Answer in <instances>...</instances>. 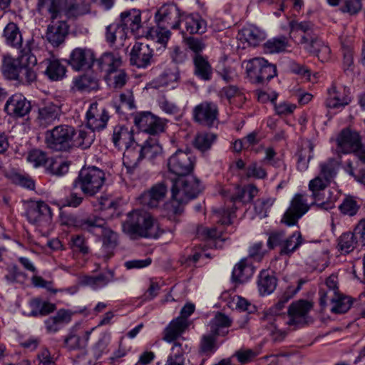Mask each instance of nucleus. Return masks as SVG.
Listing matches in <instances>:
<instances>
[{"label":"nucleus","instance_id":"1","mask_svg":"<svg viewBox=\"0 0 365 365\" xmlns=\"http://www.w3.org/2000/svg\"><path fill=\"white\" fill-rule=\"evenodd\" d=\"M202 189L200 180L194 176L186 175L173 180V200L167 205V210L174 215L181 213L182 205L195 198Z\"/></svg>","mask_w":365,"mask_h":365},{"label":"nucleus","instance_id":"2","mask_svg":"<svg viewBox=\"0 0 365 365\" xmlns=\"http://www.w3.org/2000/svg\"><path fill=\"white\" fill-rule=\"evenodd\" d=\"M123 230L131 238L158 237V227L151 214L144 210H134L127 215L123 223Z\"/></svg>","mask_w":365,"mask_h":365},{"label":"nucleus","instance_id":"3","mask_svg":"<svg viewBox=\"0 0 365 365\" xmlns=\"http://www.w3.org/2000/svg\"><path fill=\"white\" fill-rule=\"evenodd\" d=\"M106 180L104 172L97 167H83L73 182V188H80L87 196H94L102 188Z\"/></svg>","mask_w":365,"mask_h":365},{"label":"nucleus","instance_id":"4","mask_svg":"<svg viewBox=\"0 0 365 365\" xmlns=\"http://www.w3.org/2000/svg\"><path fill=\"white\" fill-rule=\"evenodd\" d=\"M161 153V145L156 139L150 138L145 143L144 145L140 146L137 144L134 150L129 149L125 153H123V163L127 172L133 173L139 161L143 158L153 159L160 155Z\"/></svg>","mask_w":365,"mask_h":365},{"label":"nucleus","instance_id":"5","mask_svg":"<svg viewBox=\"0 0 365 365\" xmlns=\"http://www.w3.org/2000/svg\"><path fill=\"white\" fill-rule=\"evenodd\" d=\"M36 51L38 49L34 46V42L28 41L17 58L9 57L4 59L2 66L4 75L9 79L17 81L23 65L27 62L31 65L37 64L38 60L35 54Z\"/></svg>","mask_w":365,"mask_h":365},{"label":"nucleus","instance_id":"6","mask_svg":"<svg viewBox=\"0 0 365 365\" xmlns=\"http://www.w3.org/2000/svg\"><path fill=\"white\" fill-rule=\"evenodd\" d=\"M75 129L68 125L55 126L45 133V143L54 151H68L73 147Z\"/></svg>","mask_w":365,"mask_h":365},{"label":"nucleus","instance_id":"7","mask_svg":"<svg viewBox=\"0 0 365 365\" xmlns=\"http://www.w3.org/2000/svg\"><path fill=\"white\" fill-rule=\"evenodd\" d=\"M314 205L317 206L316 200L310 198L307 194L294 195L281 222L287 226L296 225L299 219L309 210L312 205Z\"/></svg>","mask_w":365,"mask_h":365},{"label":"nucleus","instance_id":"8","mask_svg":"<svg viewBox=\"0 0 365 365\" xmlns=\"http://www.w3.org/2000/svg\"><path fill=\"white\" fill-rule=\"evenodd\" d=\"M300 284L294 287L289 286L279 297L277 303L270 309L272 314L265 316V320L269 324L268 329L272 334L279 333L282 338H284L286 333L279 329V327L284 319V317L278 314L283 309L285 304L292 299L296 293L300 289Z\"/></svg>","mask_w":365,"mask_h":365},{"label":"nucleus","instance_id":"9","mask_svg":"<svg viewBox=\"0 0 365 365\" xmlns=\"http://www.w3.org/2000/svg\"><path fill=\"white\" fill-rule=\"evenodd\" d=\"M195 158L187 151L178 150L168 160V168L170 173L180 177L188 175L194 169Z\"/></svg>","mask_w":365,"mask_h":365},{"label":"nucleus","instance_id":"10","mask_svg":"<svg viewBox=\"0 0 365 365\" xmlns=\"http://www.w3.org/2000/svg\"><path fill=\"white\" fill-rule=\"evenodd\" d=\"M195 305L186 304L180 311V316L172 320L163 331V339L172 341L178 336H181L188 327L187 318L194 312Z\"/></svg>","mask_w":365,"mask_h":365},{"label":"nucleus","instance_id":"11","mask_svg":"<svg viewBox=\"0 0 365 365\" xmlns=\"http://www.w3.org/2000/svg\"><path fill=\"white\" fill-rule=\"evenodd\" d=\"M329 183L321 175H317L309 183V189L312 191V195H309V197L316 200L317 207L324 210L331 209L334 207V198L330 196L329 190H326Z\"/></svg>","mask_w":365,"mask_h":365},{"label":"nucleus","instance_id":"12","mask_svg":"<svg viewBox=\"0 0 365 365\" xmlns=\"http://www.w3.org/2000/svg\"><path fill=\"white\" fill-rule=\"evenodd\" d=\"M312 307L311 302L303 299L292 303L288 309L289 320L285 323L289 326H294V329L309 324L312 320L309 312Z\"/></svg>","mask_w":365,"mask_h":365},{"label":"nucleus","instance_id":"13","mask_svg":"<svg viewBox=\"0 0 365 365\" xmlns=\"http://www.w3.org/2000/svg\"><path fill=\"white\" fill-rule=\"evenodd\" d=\"M183 11L174 4H166L160 6L155 14L157 25L170 29H180V19Z\"/></svg>","mask_w":365,"mask_h":365},{"label":"nucleus","instance_id":"14","mask_svg":"<svg viewBox=\"0 0 365 365\" xmlns=\"http://www.w3.org/2000/svg\"><path fill=\"white\" fill-rule=\"evenodd\" d=\"M192 116L200 125L212 128L218 123L217 105L211 101H203L193 108Z\"/></svg>","mask_w":365,"mask_h":365},{"label":"nucleus","instance_id":"15","mask_svg":"<svg viewBox=\"0 0 365 365\" xmlns=\"http://www.w3.org/2000/svg\"><path fill=\"white\" fill-rule=\"evenodd\" d=\"M86 119L87 128L95 132L106 126L109 116L104 108L99 107L97 103H93L86 112Z\"/></svg>","mask_w":365,"mask_h":365},{"label":"nucleus","instance_id":"16","mask_svg":"<svg viewBox=\"0 0 365 365\" xmlns=\"http://www.w3.org/2000/svg\"><path fill=\"white\" fill-rule=\"evenodd\" d=\"M330 302L331 311L336 314L346 312L351 307L352 300L350 297L340 293L331 295V293L320 292L319 304L322 307H325L327 302Z\"/></svg>","mask_w":365,"mask_h":365},{"label":"nucleus","instance_id":"17","mask_svg":"<svg viewBox=\"0 0 365 365\" xmlns=\"http://www.w3.org/2000/svg\"><path fill=\"white\" fill-rule=\"evenodd\" d=\"M112 141L119 150H125L123 153L129 149L134 150L138 144L135 141L133 130L120 125L114 127Z\"/></svg>","mask_w":365,"mask_h":365},{"label":"nucleus","instance_id":"18","mask_svg":"<svg viewBox=\"0 0 365 365\" xmlns=\"http://www.w3.org/2000/svg\"><path fill=\"white\" fill-rule=\"evenodd\" d=\"M5 111L14 118H21L27 115L31 110V102L23 95L16 93L7 100Z\"/></svg>","mask_w":365,"mask_h":365},{"label":"nucleus","instance_id":"19","mask_svg":"<svg viewBox=\"0 0 365 365\" xmlns=\"http://www.w3.org/2000/svg\"><path fill=\"white\" fill-rule=\"evenodd\" d=\"M61 106L53 102H46L38 109L36 121L42 128H46L59 119Z\"/></svg>","mask_w":365,"mask_h":365},{"label":"nucleus","instance_id":"20","mask_svg":"<svg viewBox=\"0 0 365 365\" xmlns=\"http://www.w3.org/2000/svg\"><path fill=\"white\" fill-rule=\"evenodd\" d=\"M68 224L97 236L107 227L106 220L97 215H90L84 219H69Z\"/></svg>","mask_w":365,"mask_h":365},{"label":"nucleus","instance_id":"21","mask_svg":"<svg viewBox=\"0 0 365 365\" xmlns=\"http://www.w3.org/2000/svg\"><path fill=\"white\" fill-rule=\"evenodd\" d=\"M120 24L125 31L130 30L135 35L141 36V32L147 25L145 21L142 22L141 12L138 9L125 11L120 14Z\"/></svg>","mask_w":365,"mask_h":365},{"label":"nucleus","instance_id":"22","mask_svg":"<svg viewBox=\"0 0 365 365\" xmlns=\"http://www.w3.org/2000/svg\"><path fill=\"white\" fill-rule=\"evenodd\" d=\"M50 19L51 24L48 26L46 38L53 46H58L64 41L68 32V26L64 19H53L51 16Z\"/></svg>","mask_w":365,"mask_h":365},{"label":"nucleus","instance_id":"23","mask_svg":"<svg viewBox=\"0 0 365 365\" xmlns=\"http://www.w3.org/2000/svg\"><path fill=\"white\" fill-rule=\"evenodd\" d=\"M339 151L343 153L358 152L361 147V139L358 133L343 130L337 138Z\"/></svg>","mask_w":365,"mask_h":365},{"label":"nucleus","instance_id":"24","mask_svg":"<svg viewBox=\"0 0 365 365\" xmlns=\"http://www.w3.org/2000/svg\"><path fill=\"white\" fill-rule=\"evenodd\" d=\"M182 33L190 34H203L206 31L207 24L197 14H187L183 12L180 19Z\"/></svg>","mask_w":365,"mask_h":365},{"label":"nucleus","instance_id":"25","mask_svg":"<svg viewBox=\"0 0 365 365\" xmlns=\"http://www.w3.org/2000/svg\"><path fill=\"white\" fill-rule=\"evenodd\" d=\"M153 57V50L147 43L137 42L133 46L130 53V61L132 65L138 68H145L150 63Z\"/></svg>","mask_w":365,"mask_h":365},{"label":"nucleus","instance_id":"26","mask_svg":"<svg viewBox=\"0 0 365 365\" xmlns=\"http://www.w3.org/2000/svg\"><path fill=\"white\" fill-rule=\"evenodd\" d=\"M94 61L93 52L88 48H76L70 55L69 64L76 71L89 68Z\"/></svg>","mask_w":365,"mask_h":365},{"label":"nucleus","instance_id":"27","mask_svg":"<svg viewBox=\"0 0 365 365\" xmlns=\"http://www.w3.org/2000/svg\"><path fill=\"white\" fill-rule=\"evenodd\" d=\"M28 220L33 224L43 221H49L52 217V212L50 207L44 202H33L26 210Z\"/></svg>","mask_w":365,"mask_h":365},{"label":"nucleus","instance_id":"28","mask_svg":"<svg viewBox=\"0 0 365 365\" xmlns=\"http://www.w3.org/2000/svg\"><path fill=\"white\" fill-rule=\"evenodd\" d=\"M168 191L163 183L154 185L148 192H144L140 197V203L143 205L153 208L158 205L160 201L165 197Z\"/></svg>","mask_w":365,"mask_h":365},{"label":"nucleus","instance_id":"29","mask_svg":"<svg viewBox=\"0 0 365 365\" xmlns=\"http://www.w3.org/2000/svg\"><path fill=\"white\" fill-rule=\"evenodd\" d=\"M291 33L302 32L304 34L301 36L300 43L308 46L318 38L317 34L314 32V24L310 21H292L289 24Z\"/></svg>","mask_w":365,"mask_h":365},{"label":"nucleus","instance_id":"30","mask_svg":"<svg viewBox=\"0 0 365 365\" xmlns=\"http://www.w3.org/2000/svg\"><path fill=\"white\" fill-rule=\"evenodd\" d=\"M170 29L166 26H161L157 24L156 26H149L147 24L145 29L141 32V36L147 39L165 46L171 36Z\"/></svg>","mask_w":365,"mask_h":365},{"label":"nucleus","instance_id":"31","mask_svg":"<svg viewBox=\"0 0 365 365\" xmlns=\"http://www.w3.org/2000/svg\"><path fill=\"white\" fill-rule=\"evenodd\" d=\"M100 235L102 237V255L104 258L109 259L118 245V235L107 226Z\"/></svg>","mask_w":365,"mask_h":365},{"label":"nucleus","instance_id":"32","mask_svg":"<svg viewBox=\"0 0 365 365\" xmlns=\"http://www.w3.org/2000/svg\"><path fill=\"white\" fill-rule=\"evenodd\" d=\"M255 272L254 267L246 258L241 259L234 267L232 279L235 282L244 283L250 279Z\"/></svg>","mask_w":365,"mask_h":365},{"label":"nucleus","instance_id":"33","mask_svg":"<svg viewBox=\"0 0 365 365\" xmlns=\"http://www.w3.org/2000/svg\"><path fill=\"white\" fill-rule=\"evenodd\" d=\"M122 60L118 54L111 52L104 53L98 60V68L106 74L118 69L121 66Z\"/></svg>","mask_w":365,"mask_h":365},{"label":"nucleus","instance_id":"34","mask_svg":"<svg viewBox=\"0 0 365 365\" xmlns=\"http://www.w3.org/2000/svg\"><path fill=\"white\" fill-rule=\"evenodd\" d=\"M114 279V271L108 269L106 273H101L97 276H84L81 279V284L89 286L93 289L106 286Z\"/></svg>","mask_w":365,"mask_h":365},{"label":"nucleus","instance_id":"35","mask_svg":"<svg viewBox=\"0 0 365 365\" xmlns=\"http://www.w3.org/2000/svg\"><path fill=\"white\" fill-rule=\"evenodd\" d=\"M328 98L327 100V106L329 108H337L344 107L348 105L350 99L347 95L345 94L344 88L338 89L335 86L328 90Z\"/></svg>","mask_w":365,"mask_h":365},{"label":"nucleus","instance_id":"36","mask_svg":"<svg viewBox=\"0 0 365 365\" xmlns=\"http://www.w3.org/2000/svg\"><path fill=\"white\" fill-rule=\"evenodd\" d=\"M193 63L195 66L194 73L197 77L204 81L211 79L212 69L206 57L201 54H195Z\"/></svg>","mask_w":365,"mask_h":365},{"label":"nucleus","instance_id":"37","mask_svg":"<svg viewBox=\"0 0 365 365\" xmlns=\"http://www.w3.org/2000/svg\"><path fill=\"white\" fill-rule=\"evenodd\" d=\"M266 61L263 58H254L244 61L247 76L252 83H259V75L266 65Z\"/></svg>","mask_w":365,"mask_h":365},{"label":"nucleus","instance_id":"38","mask_svg":"<svg viewBox=\"0 0 365 365\" xmlns=\"http://www.w3.org/2000/svg\"><path fill=\"white\" fill-rule=\"evenodd\" d=\"M71 321V314L64 309H60L55 316L45 321L46 330L50 333L58 331L61 327Z\"/></svg>","mask_w":365,"mask_h":365},{"label":"nucleus","instance_id":"39","mask_svg":"<svg viewBox=\"0 0 365 365\" xmlns=\"http://www.w3.org/2000/svg\"><path fill=\"white\" fill-rule=\"evenodd\" d=\"M277 278L267 270H263L259 275L258 289L261 295L269 294L277 287Z\"/></svg>","mask_w":365,"mask_h":365},{"label":"nucleus","instance_id":"40","mask_svg":"<svg viewBox=\"0 0 365 365\" xmlns=\"http://www.w3.org/2000/svg\"><path fill=\"white\" fill-rule=\"evenodd\" d=\"M240 38L245 40L250 46H256L264 40L265 34L256 26H250L242 29Z\"/></svg>","mask_w":365,"mask_h":365},{"label":"nucleus","instance_id":"41","mask_svg":"<svg viewBox=\"0 0 365 365\" xmlns=\"http://www.w3.org/2000/svg\"><path fill=\"white\" fill-rule=\"evenodd\" d=\"M3 36L8 45L16 48L21 47L22 36L16 24L9 23L4 29Z\"/></svg>","mask_w":365,"mask_h":365},{"label":"nucleus","instance_id":"42","mask_svg":"<svg viewBox=\"0 0 365 365\" xmlns=\"http://www.w3.org/2000/svg\"><path fill=\"white\" fill-rule=\"evenodd\" d=\"M74 86L77 90L83 92H90L98 89V78L93 74L86 73L75 78Z\"/></svg>","mask_w":365,"mask_h":365},{"label":"nucleus","instance_id":"43","mask_svg":"<svg viewBox=\"0 0 365 365\" xmlns=\"http://www.w3.org/2000/svg\"><path fill=\"white\" fill-rule=\"evenodd\" d=\"M91 331H85V340L83 341L75 329H71L64 339L63 346L67 349L76 350L86 345Z\"/></svg>","mask_w":365,"mask_h":365},{"label":"nucleus","instance_id":"44","mask_svg":"<svg viewBox=\"0 0 365 365\" xmlns=\"http://www.w3.org/2000/svg\"><path fill=\"white\" fill-rule=\"evenodd\" d=\"M359 242L354 232H344L337 239V249L341 253L349 254L352 252Z\"/></svg>","mask_w":365,"mask_h":365},{"label":"nucleus","instance_id":"45","mask_svg":"<svg viewBox=\"0 0 365 365\" xmlns=\"http://www.w3.org/2000/svg\"><path fill=\"white\" fill-rule=\"evenodd\" d=\"M303 242L304 240L300 232H293L290 236L286 237L284 247L279 250V255L290 257Z\"/></svg>","mask_w":365,"mask_h":365},{"label":"nucleus","instance_id":"46","mask_svg":"<svg viewBox=\"0 0 365 365\" xmlns=\"http://www.w3.org/2000/svg\"><path fill=\"white\" fill-rule=\"evenodd\" d=\"M258 188L253 184H249L243 187L237 188L236 193L230 198L232 202H250L257 195Z\"/></svg>","mask_w":365,"mask_h":365},{"label":"nucleus","instance_id":"47","mask_svg":"<svg viewBox=\"0 0 365 365\" xmlns=\"http://www.w3.org/2000/svg\"><path fill=\"white\" fill-rule=\"evenodd\" d=\"M108 86L113 89H120L127 83L128 77L125 71L118 68L105 76Z\"/></svg>","mask_w":365,"mask_h":365},{"label":"nucleus","instance_id":"48","mask_svg":"<svg viewBox=\"0 0 365 365\" xmlns=\"http://www.w3.org/2000/svg\"><path fill=\"white\" fill-rule=\"evenodd\" d=\"M127 36V31L120 23L111 24L106 27V38L107 42L113 45L118 40L123 42Z\"/></svg>","mask_w":365,"mask_h":365},{"label":"nucleus","instance_id":"49","mask_svg":"<svg viewBox=\"0 0 365 365\" xmlns=\"http://www.w3.org/2000/svg\"><path fill=\"white\" fill-rule=\"evenodd\" d=\"M63 0H38V10L42 12L46 9L53 19H57L61 17V4Z\"/></svg>","mask_w":365,"mask_h":365},{"label":"nucleus","instance_id":"50","mask_svg":"<svg viewBox=\"0 0 365 365\" xmlns=\"http://www.w3.org/2000/svg\"><path fill=\"white\" fill-rule=\"evenodd\" d=\"M305 48L315 54L322 62H326L330 59L331 50L329 47L319 38L315 40V42L306 46Z\"/></svg>","mask_w":365,"mask_h":365},{"label":"nucleus","instance_id":"51","mask_svg":"<svg viewBox=\"0 0 365 365\" xmlns=\"http://www.w3.org/2000/svg\"><path fill=\"white\" fill-rule=\"evenodd\" d=\"M46 75L52 81H59L66 74V68L58 60L53 59L46 61Z\"/></svg>","mask_w":365,"mask_h":365},{"label":"nucleus","instance_id":"52","mask_svg":"<svg viewBox=\"0 0 365 365\" xmlns=\"http://www.w3.org/2000/svg\"><path fill=\"white\" fill-rule=\"evenodd\" d=\"M217 139V135L212 133H197L193 140L195 148L201 152L209 150Z\"/></svg>","mask_w":365,"mask_h":365},{"label":"nucleus","instance_id":"53","mask_svg":"<svg viewBox=\"0 0 365 365\" xmlns=\"http://www.w3.org/2000/svg\"><path fill=\"white\" fill-rule=\"evenodd\" d=\"M314 145L312 142L307 140L303 148L299 154L297 168L299 170L304 171L308 168L309 161L313 158Z\"/></svg>","mask_w":365,"mask_h":365},{"label":"nucleus","instance_id":"54","mask_svg":"<svg viewBox=\"0 0 365 365\" xmlns=\"http://www.w3.org/2000/svg\"><path fill=\"white\" fill-rule=\"evenodd\" d=\"M217 336L214 335L211 331L208 334L203 335L200 340L199 351L206 356L213 354L217 349L216 343Z\"/></svg>","mask_w":365,"mask_h":365},{"label":"nucleus","instance_id":"55","mask_svg":"<svg viewBox=\"0 0 365 365\" xmlns=\"http://www.w3.org/2000/svg\"><path fill=\"white\" fill-rule=\"evenodd\" d=\"M94 139V131L79 130L78 136L75 139L73 138V147L76 146L82 149H86L91 145Z\"/></svg>","mask_w":365,"mask_h":365},{"label":"nucleus","instance_id":"56","mask_svg":"<svg viewBox=\"0 0 365 365\" xmlns=\"http://www.w3.org/2000/svg\"><path fill=\"white\" fill-rule=\"evenodd\" d=\"M288 46V41L285 37L274 38L267 41L264 44V51L269 53L284 51Z\"/></svg>","mask_w":365,"mask_h":365},{"label":"nucleus","instance_id":"57","mask_svg":"<svg viewBox=\"0 0 365 365\" xmlns=\"http://www.w3.org/2000/svg\"><path fill=\"white\" fill-rule=\"evenodd\" d=\"M341 213L349 216L355 215L360 208V205L353 197H346L339 207Z\"/></svg>","mask_w":365,"mask_h":365},{"label":"nucleus","instance_id":"58","mask_svg":"<svg viewBox=\"0 0 365 365\" xmlns=\"http://www.w3.org/2000/svg\"><path fill=\"white\" fill-rule=\"evenodd\" d=\"M35 66L29 62L23 65L17 81L22 84H31L34 82L36 80V73L34 70Z\"/></svg>","mask_w":365,"mask_h":365},{"label":"nucleus","instance_id":"59","mask_svg":"<svg viewBox=\"0 0 365 365\" xmlns=\"http://www.w3.org/2000/svg\"><path fill=\"white\" fill-rule=\"evenodd\" d=\"M336 174V163L334 160H329L320 164V173L319 175H321L322 178L330 182Z\"/></svg>","mask_w":365,"mask_h":365},{"label":"nucleus","instance_id":"60","mask_svg":"<svg viewBox=\"0 0 365 365\" xmlns=\"http://www.w3.org/2000/svg\"><path fill=\"white\" fill-rule=\"evenodd\" d=\"M231 324L230 319L224 314L218 313L210 322V331L214 335H219V328L228 327Z\"/></svg>","mask_w":365,"mask_h":365},{"label":"nucleus","instance_id":"61","mask_svg":"<svg viewBox=\"0 0 365 365\" xmlns=\"http://www.w3.org/2000/svg\"><path fill=\"white\" fill-rule=\"evenodd\" d=\"M153 115L150 112L137 113L134 117V123L140 130L146 133L153 122Z\"/></svg>","mask_w":365,"mask_h":365},{"label":"nucleus","instance_id":"62","mask_svg":"<svg viewBox=\"0 0 365 365\" xmlns=\"http://www.w3.org/2000/svg\"><path fill=\"white\" fill-rule=\"evenodd\" d=\"M285 232L284 231H273L269 234L267 240V246L269 249H274L279 247L280 250L284 247L286 240Z\"/></svg>","mask_w":365,"mask_h":365},{"label":"nucleus","instance_id":"63","mask_svg":"<svg viewBox=\"0 0 365 365\" xmlns=\"http://www.w3.org/2000/svg\"><path fill=\"white\" fill-rule=\"evenodd\" d=\"M277 76V68L274 65L269 63L266 61V65L264 66L261 74L259 75V83L257 85H265L272 78Z\"/></svg>","mask_w":365,"mask_h":365},{"label":"nucleus","instance_id":"64","mask_svg":"<svg viewBox=\"0 0 365 365\" xmlns=\"http://www.w3.org/2000/svg\"><path fill=\"white\" fill-rule=\"evenodd\" d=\"M274 202V199L272 198L259 199L255 203V210L257 213L265 217Z\"/></svg>","mask_w":365,"mask_h":365}]
</instances>
